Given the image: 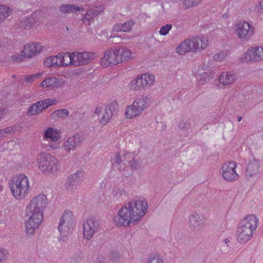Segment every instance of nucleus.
<instances>
[{"instance_id": "nucleus-2", "label": "nucleus", "mask_w": 263, "mask_h": 263, "mask_svg": "<svg viewBox=\"0 0 263 263\" xmlns=\"http://www.w3.org/2000/svg\"><path fill=\"white\" fill-rule=\"evenodd\" d=\"M114 164L126 176H130L132 171L144 167L142 159L130 153H126L122 155H116L114 159Z\"/></svg>"}, {"instance_id": "nucleus-29", "label": "nucleus", "mask_w": 263, "mask_h": 263, "mask_svg": "<svg viewBox=\"0 0 263 263\" xmlns=\"http://www.w3.org/2000/svg\"><path fill=\"white\" fill-rule=\"evenodd\" d=\"M259 163L256 160H253L249 162L246 171L247 175L252 177L256 175L258 173Z\"/></svg>"}, {"instance_id": "nucleus-24", "label": "nucleus", "mask_w": 263, "mask_h": 263, "mask_svg": "<svg viewBox=\"0 0 263 263\" xmlns=\"http://www.w3.org/2000/svg\"><path fill=\"white\" fill-rule=\"evenodd\" d=\"M59 59V64L60 66H74V52L60 53L58 54Z\"/></svg>"}, {"instance_id": "nucleus-19", "label": "nucleus", "mask_w": 263, "mask_h": 263, "mask_svg": "<svg viewBox=\"0 0 263 263\" xmlns=\"http://www.w3.org/2000/svg\"><path fill=\"white\" fill-rule=\"evenodd\" d=\"M214 73L210 67L205 64L200 66L196 71V77L198 81V85L202 86L207 82L213 79Z\"/></svg>"}, {"instance_id": "nucleus-27", "label": "nucleus", "mask_w": 263, "mask_h": 263, "mask_svg": "<svg viewBox=\"0 0 263 263\" xmlns=\"http://www.w3.org/2000/svg\"><path fill=\"white\" fill-rule=\"evenodd\" d=\"M236 80V74L231 71L223 72L218 78L219 83L222 85H228L231 84Z\"/></svg>"}, {"instance_id": "nucleus-56", "label": "nucleus", "mask_w": 263, "mask_h": 263, "mask_svg": "<svg viewBox=\"0 0 263 263\" xmlns=\"http://www.w3.org/2000/svg\"><path fill=\"white\" fill-rule=\"evenodd\" d=\"M237 120L239 122L242 120V117L241 116H238L237 117Z\"/></svg>"}, {"instance_id": "nucleus-58", "label": "nucleus", "mask_w": 263, "mask_h": 263, "mask_svg": "<svg viewBox=\"0 0 263 263\" xmlns=\"http://www.w3.org/2000/svg\"><path fill=\"white\" fill-rule=\"evenodd\" d=\"M96 263H104V262L99 260V261H98Z\"/></svg>"}, {"instance_id": "nucleus-18", "label": "nucleus", "mask_w": 263, "mask_h": 263, "mask_svg": "<svg viewBox=\"0 0 263 263\" xmlns=\"http://www.w3.org/2000/svg\"><path fill=\"white\" fill-rule=\"evenodd\" d=\"M48 204L47 196L44 194H40L30 200L26 208L44 213Z\"/></svg>"}, {"instance_id": "nucleus-42", "label": "nucleus", "mask_w": 263, "mask_h": 263, "mask_svg": "<svg viewBox=\"0 0 263 263\" xmlns=\"http://www.w3.org/2000/svg\"><path fill=\"white\" fill-rule=\"evenodd\" d=\"M135 24V22L134 21L129 20L126 22H125L124 24H122V30L124 32H129L133 27L134 25Z\"/></svg>"}, {"instance_id": "nucleus-1", "label": "nucleus", "mask_w": 263, "mask_h": 263, "mask_svg": "<svg viewBox=\"0 0 263 263\" xmlns=\"http://www.w3.org/2000/svg\"><path fill=\"white\" fill-rule=\"evenodd\" d=\"M148 204L144 199H136L127 202L114 217V222L118 227L135 225L147 212Z\"/></svg>"}, {"instance_id": "nucleus-10", "label": "nucleus", "mask_w": 263, "mask_h": 263, "mask_svg": "<svg viewBox=\"0 0 263 263\" xmlns=\"http://www.w3.org/2000/svg\"><path fill=\"white\" fill-rule=\"evenodd\" d=\"M74 224V216L72 212L66 211L60 219L58 227L61 237L63 238L69 237L72 234Z\"/></svg>"}, {"instance_id": "nucleus-38", "label": "nucleus", "mask_w": 263, "mask_h": 263, "mask_svg": "<svg viewBox=\"0 0 263 263\" xmlns=\"http://www.w3.org/2000/svg\"><path fill=\"white\" fill-rule=\"evenodd\" d=\"M147 263H164L163 258L158 254H152L148 258Z\"/></svg>"}, {"instance_id": "nucleus-37", "label": "nucleus", "mask_w": 263, "mask_h": 263, "mask_svg": "<svg viewBox=\"0 0 263 263\" xmlns=\"http://www.w3.org/2000/svg\"><path fill=\"white\" fill-rule=\"evenodd\" d=\"M202 0H183V4L185 8L187 9L198 5Z\"/></svg>"}, {"instance_id": "nucleus-41", "label": "nucleus", "mask_w": 263, "mask_h": 263, "mask_svg": "<svg viewBox=\"0 0 263 263\" xmlns=\"http://www.w3.org/2000/svg\"><path fill=\"white\" fill-rule=\"evenodd\" d=\"M69 115V111L66 109L56 110L52 113L53 117L65 118Z\"/></svg>"}, {"instance_id": "nucleus-16", "label": "nucleus", "mask_w": 263, "mask_h": 263, "mask_svg": "<svg viewBox=\"0 0 263 263\" xmlns=\"http://www.w3.org/2000/svg\"><path fill=\"white\" fill-rule=\"evenodd\" d=\"M240 60L241 62H257L263 60V47L255 46L249 48L246 53L240 56Z\"/></svg>"}, {"instance_id": "nucleus-12", "label": "nucleus", "mask_w": 263, "mask_h": 263, "mask_svg": "<svg viewBox=\"0 0 263 263\" xmlns=\"http://www.w3.org/2000/svg\"><path fill=\"white\" fill-rule=\"evenodd\" d=\"M61 138L60 132L59 130L52 127L48 128L44 132L43 139L47 142L45 144L46 148H49L52 151H59L60 149Z\"/></svg>"}, {"instance_id": "nucleus-51", "label": "nucleus", "mask_w": 263, "mask_h": 263, "mask_svg": "<svg viewBox=\"0 0 263 263\" xmlns=\"http://www.w3.org/2000/svg\"><path fill=\"white\" fill-rule=\"evenodd\" d=\"M110 258L113 261H118L120 258V254L118 252L112 251L110 253Z\"/></svg>"}, {"instance_id": "nucleus-3", "label": "nucleus", "mask_w": 263, "mask_h": 263, "mask_svg": "<svg viewBox=\"0 0 263 263\" xmlns=\"http://www.w3.org/2000/svg\"><path fill=\"white\" fill-rule=\"evenodd\" d=\"M258 223V219L254 215H248L239 222L236 231V238L240 243H246L251 239L253 232Z\"/></svg>"}, {"instance_id": "nucleus-57", "label": "nucleus", "mask_w": 263, "mask_h": 263, "mask_svg": "<svg viewBox=\"0 0 263 263\" xmlns=\"http://www.w3.org/2000/svg\"><path fill=\"white\" fill-rule=\"evenodd\" d=\"M228 17V14H224L223 15H222V17L223 18H227Z\"/></svg>"}, {"instance_id": "nucleus-36", "label": "nucleus", "mask_w": 263, "mask_h": 263, "mask_svg": "<svg viewBox=\"0 0 263 263\" xmlns=\"http://www.w3.org/2000/svg\"><path fill=\"white\" fill-rule=\"evenodd\" d=\"M55 104V100L51 99H48L45 100H42L38 101V104L39 105V106L41 108L42 110L45 109L47 108L49 106L54 105Z\"/></svg>"}, {"instance_id": "nucleus-52", "label": "nucleus", "mask_w": 263, "mask_h": 263, "mask_svg": "<svg viewBox=\"0 0 263 263\" xmlns=\"http://www.w3.org/2000/svg\"><path fill=\"white\" fill-rule=\"evenodd\" d=\"M112 31L115 32L123 31L122 24L118 23L115 24L112 28Z\"/></svg>"}, {"instance_id": "nucleus-55", "label": "nucleus", "mask_w": 263, "mask_h": 263, "mask_svg": "<svg viewBox=\"0 0 263 263\" xmlns=\"http://www.w3.org/2000/svg\"><path fill=\"white\" fill-rule=\"evenodd\" d=\"M6 115L5 110L4 109H0V121Z\"/></svg>"}, {"instance_id": "nucleus-4", "label": "nucleus", "mask_w": 263, "mask_h": 263, "mask_svg": "<svg viewBox=\"0 0 263 263\" xmlns=\"http://www.w3.org/2000/svg\"><path fill=\"white\" fill-rule=\"evenodd\" d=\"M208 43V40L205 36H195L184 40L177 46L175 50L179 55H183L187 52H196L205 49Z\"/></svg>"}, {"instance_id": "nucleus-49", "label": "nucleus", "mask_w": 263, "mask_h": 263, "mask_svg": "<svg viewBox=\"0 0 263 263\" xmlns=\"http://www.w3.org/2000/svg\"><path fill=\"white\" fill-rule=\"evenodd\" d=\"M191 127V124L189 121H182L179 123V128L181 130H187Z\"/></svg>"}, {"instance_id": "nucleus-59", "label": "nucleus", "mask_w": 263, "mask_h": 263, "mask_svg": "<svg viewBox=\"0 0 263 263\" xmlns=\"http://www.w3.org/2000/svg\"><path fill=\"white\" fill-rule=\"evenodd\" d=\"M260 101H263V97L260 99Z\"/></svg>"}, {"instance_id": "nucleus-23", "label": "nucleus", "mask_w": 263, "mask_h": 263, "mask_svg": "<svg viewBox=\"0 0 263 263\" xmlns=\"http://www.w3.org/2000/svg\"><path fill=\"white\" fill-rule=\"evenodd\" d=\"M118 107V104L115 102L112 103L106 107L103 116L99 120L101 125H105L109 122L112 116L116 112Z\"/></svg>"}, {"instance_id": "nucleus-53", "label": "nucleus", "mask_w": 263, "mask_h": 263, "mask_svg": "<svg viewBox=\"0 0 263 263\" xmlns=\"http://www.w3.org/2000/svg\"><path fill=\"white\" fill-rule=\"evenodd\" d=\"M255 10L258 12L263 11V0H261L258 4L255 7Z\"/></svg>"}, {"instance_id": "nucleus-8", "label": "nucleus", "mask_w": 263, "mask_h": 263, "mask_svg": "<svg viewBox=\"0 0 263 263\" xmlns=\"http://www.w3.org/2000/svg\"><path fill=\"white\" fill-rule=\"evenodd\" d=\"M26 215L28 219L25 223L26 231L28 235H33L42 223L44 213L26 208Z\"/></svg>"}, {"instance_id": "nucleus-35", "label": "nucleus", "mask_w": 263, "mask_h": 263, "mask_svg": "<svg viewBox=\"0 0 263 263\" xmlns=\"http://www.w3.org/2000/svg\"><path fill=\"white\" fill-rule=\"evenodd\" d=\"M15 132L14 126H9L0 130V138H4L10 135Z\"/></svg>"}, {"instance_id": "nucleus-17", "label": "nucleus", "mask_w": 263, "mask_h": 263, "mask_svg": "<svg viewBox=\"0 0 263 263\" xmlns=\"http://www.w3.org/2000/svg\"><path fill=\"white\" fill-rule=\"evenodd\" d=\"M120 48L114 47L107 50L104 53L101 63L105 67L110 65H115L120 63L119 58Z\"/></svg>"}, {"instance_id": "nucleus-25", "label": "nucleus", "mask_w": 263, "mask_h": 263, "mask_svg": "<svg viewBox=\"0 0 263 263\" xmlns=\"http://www.w3.org/2000/svg\"><path fill=\"white\" fill-rule=\"evenodd\" d=\"M39 86L43 88L49 90L58 89L60 86V80L55 77H48L43 80Z\"/></svg>"}, {"instance_id": "nucleus-50", "label": "nucleus", "mask_w": 263, "mask_h": 263, "mask_svg": "<svg viewBox=\"0 0 263 263\" xmlns=\"http://www.w3.org/2000/svg\"><path fill=\"white\" fill-rule=\"evenodd\" d=\"M93 17L90 14L89 12L87 11L85 15L82 17V20L85 22V23H88V24H90L91 22L93 21Z\"/></svg>"}, {"instance_id": "nucleus-15", "label": "nucleus", "mask_w": 263, "mask_h": 263, "mask_svg": "<svg viewBox=\"0 0 263 263\" xmlns=\"http://www.w3.org/2000/svg\"><path fill=\"white\" fill-rule=\"evenodd\" d=\"M236 163L233 161L226 162L222 166L220 173L227 181H234L237 180L239 177L236 172Z\"/></svg>"}, {"instance_id": "nucleus-45", "label": "nucleus", "mask_w": 263, "mask_h": 263, "mask_svg": "<svg viewBox=\"0 0 263 263\" xmlns=\"http://www.w3.org/2000/svg\"><path fill=\"white\" fill-rule=\"evenodd\" d=\"M83 258V253L82 252H79L74 254L70 258L71 261L70 263H79L80 262Z\"/></svg>"}, {"instance_id": "nucleus-46", "label": "nucleus", "mask_w": 263, "mask_h": 263, "mask_svg": "<svg viewBox=\"0 0 263 263\" xmlns=\"http://www.w3.org/2000/svg\"><path fill=\"white\" fill-rule=\"evenodd\" d=\"M9 256V252L4 248H0V263L5 261Z\"/></svg>"}, {"instance_id": "nucleus-39", "label": "nucleus", "mask_w": 263, "mask_h": 263, "mask_svg": "<svg viewBox=\"0 0 263 263\" xmlns=\"http://www.w3.org/2000/svg\"><path fill=\"white\" fill-rule=\"evenodd\" d=\"M33 20V23L35 24H40L43 21L42 13L40 11L33 12L30 16Z\"/></svg>"}, {"instance_id": "nucleus-30", "label": "nucleus", "mask_w": 263, "mask_h": 263, "mask_svg": "<svg viewBox=\"0 0 263 263\" xmlns=\"http://www.w3.org/2000/svg\"><path fill=\"white\" fill-rule=\"evenodd\" d=\"M60 11L63 13H74L83 10L82 7L73 4L62 5L59 7Z\"/></svg>"}, {"instance_id": "nucleus-33", "label": "nucleus", "mask_w": 263, "mask_h": 263, "mask_svg": "<svg viewBox=\"0 0 263 263\" xmlns=\"http://www.w3.org/2000/svg\"><path fill=\"white\" fill-rule=\"evenodd\" d=\"M59 59L58 54L56 56L47 58L44 61V64L45 66L49 68L51 67H59L60 64H59Z\"/></svg>"}, {"instance_id": "nucleus-7", "label": "nucleus", "mask_w": 263, "mask_h": 263, "mask_svg": "<svg viewBox=\"0 0 263 263\" xmlns=\"http://www.w3.org/2000/svg\"><path fill=\"white\" fill-rule=\"evenodd\" d=\"M11 193L15 198L23 199L30 191L28 178L24 174H20L13 178L10 186Z\"/></svg>"}, {"instance_id": "nucleus-43", "label": "nucleus", "mask_w": 263, "mask_h": 263, "mask_svg": "<svg viewBox=\"0 0 263 263\" xmlns=\"http://www.w3.org/2000/svg\"><path fill=\"white\" fill-rule=\"evenodd\" d=\"M88 11L94 18L103 11V8L101 6L96 7L89 9Z\"/></svg>"}, {"instance_id": "nucleus-13", "label": "nucleus", "mask_w": 263, "mask_h": 263, "mask_svg": "<svg viewBox=\"0 0 263 263\" xmlns=\"http://www.w3.org/2000/svg\"><path fill=\"white\" fill-rule=\"evenodd\" d=\"M234 32L240 39L248 40L255 32L254 26L246 21L237 22L234 27Z\"/></svg>"}, {"instance_id": "nucleus-20", "label": "nucleus", "mask_w": 263, "mask_h": 263, "mask_svg": "<svg viewBox=\"0 0 263 263\" xmlns=\"http://www.w3.org/2000/svg\"><path fill=\"white\" fill-rule=\"evenodd\" d=\"M206 218L202 214L196 212L189 216V225L190 228L194 232H198L203 229L206 223Z\"/></svg>"}, {"instance_id": "nucleus-28", "label": "nucleus", "mask_w": 263, "mask_h": 263, "mask_svg": "<svg viewBox=\"0 0 263 263\" xmlns=\"http://www.w3.org/2000/svg\"><path fill=\"white\" fill-rule=\"evenodd\" d=\"M136 54L135 53L131 51L126 47H122L120 48L119 58L120 63L122 62L128 61L132 59L135 58Z\"/></svg>"}, {"instance_id": "nucleus-48", "label": "nucleus", "mask_w": 263, "mask_h": 263, "mask_svg": "<svg viewBox=\"0 0 263 263\" xmlns=\"http://www.w3.org/2000/svg\"><path fill=\"white\" fill-rule=\"evenodd\" d=\"M41 73H38L35 74L30 75L26 77L25 82L26 83H32L36 79L39 78L41 76Z\"/></svg>"}, {"instance_id": "nucleus-40", "label": "nucleus", "mask_w": 263, "mask_h": 263, "mask_svg": "<svg viewBox=\"0 0 263 263\" xmlns=\"http://www.w3.org/2000/svg\"><path fill=\"white\" fill-rule=\"evenodd\" d=\"M33 20L30 17H27L22 20L21 26L25 29H29L34 25Z\"/></svg>"}, {"instance_id": "nucleus-22", "label": "nucleus", "mask_w": 263, "mask_h": 263, "mask_svg": "<svg viewBox=\"0 0 263 263\" xmlns=\"http://www.w3.org/2000/svg\"><path fill=\"white\" fill-rule=\"evenodd\" d=\"M99 225L93 218H89L83 223V235L87 240L91 239L98 231Z\"/></svg>"}, {"instance_id": "nucleus-31", "label": "nucleus", "mask_w": 263, "mask_h": 263, "mask_svg": "<svg viewBox=\"0 0 263 263\" xmlns=\"http://www.w3.org/2000/svg\"><path fill=\"white\" fill-rule=\"evenodd\" d=\"M127 195L125 190L121 186L115 187L112 193L113 199L117 201L122 200L123 197H126Z\"/></svg>"}, {"instance_id": "nucleus-34", "label": "nucleus", "mask_w": 263, "mask_h": 263, "mask_svg": "<svg viewBox=\"0 0 263 263\" xmlns=\"http://www.w3.org/2000/svg\"><path fill=\"white\" fill-rule=\"evenodd\" d=\"M37 104L38 102H37L35 103H34L28 108L27 112L28 115L34 116L36 114L41 113L42 111L41 108L39 106V105Z\"/></svg>"}, {"instance_id": "nucleus-6", "label": "nucleus", "mask_w": 263, "mask_h": 263, "mask_svg": "<svg viewBox=\"0 0 263 263\" xmlns=\"http://www.w3.org/2000/svg\"><path fill=\"white\" fill-rule=\"evenodd\" d=\"M39 168L45 175L56 172L59 168V161L54 156L46 153L40 154L37 157Z\"/></svg>"}, {"instance_id": "nucleus-11", "label": "nucleus", "mask_w": 263, "mask_h": 263, "mask_svg": "<svg viewBox=\"0 0 263 263\" xmlns=\"http://www.w3.org/2000/svg\"><path fill=\"white\" fill-rule=\"evenodd\" d=\"M42 47L38 43H30L24 46L23 49L19 53L11 57V59L16 62L24 61L25 59L32 58L39 53Z\"/></svg>"}, {"instance_id": "nucleus-44", "label": "nucleus", "mask_w": 263, "mask_h": 263, "mask_svg": "<svg viewBox=\"0 0 263 263\" xmlns=\"http://www.w3.org/2000/svg\"><path fill=\"white\" fill-rule=\"evenodd\" d=\"M229 55V52L227 51H222L217 53L214 56V59L219 61H222L227 59Z\"/></svg>"}, {"instance_id": "nucleus-9", "label": "nucleus", "mask_w": 263, "mask_h": 263, "mask_svg": "<svg viewBox=\"0 0 263 263\" xmlns=\"http://www.w3.org/2000/svg\"><path fill=\"white\" fill-rule=\"evenodd\" d=\"M155 82V77L149 73L138 75L128 84L129 88L134 91H140L149 88Z\"/></svg>"}, {"instance_id": "nucleus-21", "label": "nucleus", "mask_w": 263, "mask_h": 263, "mask_svg": "<svg viewBox=\"0 0 263 263\" xmlns=\"http://www.w3.org/2000/svg\"><path fill=\"white\" fill-rule=\"evenodd\" d=\"M74 52L75 66L86 65L92 62L97 57L96 53L93 52Z\"/></svg>"}, {"instance_id": "nucleus-5", "label": "nucleus", "mask_w": 263, "mask_h": 263, "mask_svg": "<svg viewBox=\"0 0 263 263\" xmlns=\"http://www.w3.org/2000/svg\"><path fill=\"white\" fill-rule=\"evenodd\" d=\"M150 104L149 97L146 95L137 96L132 104L127 106L125 116L127 119H133L139 116Z\"/></svg>"}, {"instance_id": "nucleus-26", "label": "nucleus", "mask_w": 263, "mask_h": 263, "mask_svg": "<svg viewBox=\"0 0 263 263\" xmlns=\"http://www.w3.org/2000/svg\"><path fill=\"white\" fill-rule=\"evenodd\" d=\"M84 173L82 171H78L69 177L66 181V186L67 189H72L79 184L83 178Z\"/></svg>"}, {"instance_id": "nucleus-47", "label": "nucleus", "mask_w": 263, "mask_h": 263, "mask_svg": "<svg viewBox=\"0 0 263 263\" xmlns=\"http://www.w3.org/2000/svg\"><path fill=\"white\" fill-rule=\"evenodd\" d=\"M172 27V25L171 24H167L165 26H162L159 30L160 34L162 35H166L171 29Z\"/></svg>"}, {"instance_id": "nucleus-32", "label": "nucleus", "mask_w": 263, "mask_h": 263, "mask_svg": "<svg viewBox=\"0 0 263 263\" xmlns=\"http://www.w3.org/2000/svg\"><path fill=\"white\" fill-rule=\"evenodd\" d=\"M12 13L11 9L6 5H0V24L3 22Z\"/></svg>"}, {"instance_id": "nucleus-54", "label": "nucleus", "mask_w": 263, "mask_h": 263, "mask_svg": "<svg viewBox=\"0 0 263 263\" xmlns=\"http://www.w3.org/2000/svg\"><path fill=\"white\" fill-rule=\"evenodd\" d=\"M102 110V108L101 106H97L94 110V113L96 115L100 114Z\"/></svg>"}, {"instance_id": "nucleus-14", "label": "nucleus", "mask_w": 263, "mask_h": 263, "mask_svg": "<svg viewBox=\"0 0 263 263\" xmlns=\"http://www.w3.org/2000/svg\"><path fill=\"white\" fill-rule=\"evenodd\" d=\"M83 142V137L81 135L76 134L64 140L61 147L66 154H69L76 151Z\"/></svg>"}]
</instances>
